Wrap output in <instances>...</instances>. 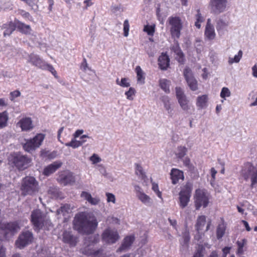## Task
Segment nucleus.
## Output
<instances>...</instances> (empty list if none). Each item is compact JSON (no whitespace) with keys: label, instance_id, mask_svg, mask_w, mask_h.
Instances as JSON below:
<instances>
[{"label":"nucleus","instance_id":"35","mask_svg":"<svg viewBox=\"0 0 257 257\" xmlns=\"http://www.w3.org/2000/svg\"><path fill=\"white\" fill-rule=\"evenodd\" d=\"M9 120V114L7 111L0 112V129L6 127Z\"/></svg>","mask_w":257,"mask_h":257},{"label":"nucleus","instance_id":"21","mask_svg":"<svg viewBox=\"0 0 257 257\" xmlns=\"http://www.w3.org/2000/svg\"><path fill=\"white\" fill-rule=\"evenodd\" d=\"M170 175L172 183L174 185L177 184L180 180L183 181L184 179L183 172L176 168H173Z\"/></svg>","mask_w":257,"mask_h":257},{"label":"nucleus","instance_id":"42","mask_svg":"<svg viewBox=\"0 0 257 257\" xmlns=\"http://www.w3.org/2000/svg\"><path fill=\"white\" fill-rule=\"evenodd\" d=\"M229 25L228 21L223 20H219L217 22L216 29L218 33L220 34L223 30H225Z\"/></svg>","mask_w":257,"mask_h":257},{"label":"nucleus","instance_id":"52","mask_svg":"<svg viewBox=\"0 0 257 257\" xmlns=\"http://www.w3.org/2000/svg\"><path fill=\"white\" fill-rule=\"evenodd\" d=\"M155 31V25H146L144 28V31L150 36H153Z\"/></svg>","mask_w":257,"mask_h":257},{"label":"nucleus","instance_id":"57","mask_svg":"<svg viewBox=\"0 0 257 257\" xmlns=\"http://www.w3.org/2000/svg\"><path fill=\"white\" fill-rule=\"evenodd\" d=\"M106 197V201L107 203H112L115 204L116 203V198L115 195L111 193L106 192L105 193Z\"/></svg>","mask_w":257,"mask_h":257},{"label":"nucleus","instance_id":"51","mask_svg":"<svg viewBox=\"0 0 257 257\" xmlns=\"http://www.w3.org/2000/svg\"><path fill=\"white\" fill-rule=\"evenodd\" d=\"M41 69L49 71L55 77H57V72L52 65L45 62Z\"/></svg>","mask_w":257,"mask_h":257},{"label":"nucleus","instance_id":"38","mask_svg":"<svg viewBox=\"0 0 257 257\" xmlns=\"http://www.w3.org/2000/svg\"><path fill=\"white\" fill-rule=\"evenodd\" d=\"M161 100L163 102L164 107L168 113L169 114L172 113L173 108L171 106V103L169 97L167 96H163L161 98Z\"/></svg>","mask_w":257,"mask_h":257},{"label":"nucleus","instance_id":"6","mask_svg":"<svg viewBox=\"0 0 257 257\" xmlns=\"http://www.w3.org/2000/svg\"><path fill=\"white\" fill-rule=\"evenodd\" d=\"M207 217L205 215H199L196 219V224L195 225V229L197 232L198 234L195 236V239L199 240L201 238V235L199 234H203L205 231H208L212 224L210 219L206 220Z\"/></svg>","mask_w":257,"mask_h":257},{"label":"nucleus","instance_id":"56","mask_svg":"<svg viewBox=\"0 0 257 257\" xmlns=\"http://www.w3.org/2000/svg\"><path fill=\"white\" fill-rule=\"evenodd\" d=\"M152 189L160 198H162V192L159 190L158 184L155 182H152Z\"/></svg>","mask_w":257,"mask_h":257},{"label":"nucleus","instance_id":"40","mask_svg":"<svg viewBox=\"0 0 257 257\" xmlns=\"http://www.w3.org/2000/svg\"><path fill=\"white\" fill-rule=\"evenodd\" d=\"M35 144L31 139L27 140L26 143L23 145L24 149L28 152H30L35 150L37 148H38L37 146H35Z\"/></svg>","mask_w":257,"mask_h":257},{"label":"nucleus","instance_id":"17","mask_svg":"<svg viewBox=\"0 0 257 257\" xmlns=\"http://www.w3.org/2000/svg\"><path fill=\"white\" fill-rule=\"evenodd\" d=\"M57 180L60 183L66 185L74 182L75 178L72 173L64 171L59 173Z\"/></svg>","mask_w":257,"mask_h":257},{"label":"nucleus","instance_id":"15","mask_svg":"<svg viewBox=\"0 0 257 257\" xmlns=\"http://www.w3.org/2000/svg\"><path fill=\"white\" fill-rule=\"evenodd\" d=\"M136 196L138 199L146 205H150L152 201L151 197L144 193L142 189L138 185L134 186Z\"/></svg>","mask_w":257,"mask_h":257},{"label":"nucleus","instance_id":"29","mask_svg":"<svg viewBox=\"0 0 257 257\" xmlns=\"http://www.w3.org/2000/svg\"><path fill=\"white\" fill-rule=\"evenodd\" d=\"M190 240V236L188 233H186L180 240L181 246L180 249V251L181 252V254H185V253L188 252V243Z\"/></svg>","mask_w":257,"mask_h":257},{"label":"nucleus","instance_id":"44","mask_svg":"<svg viewBox=\"0 0 257 257\" xmlns=\"http://www.w3.org/2000/svg\"><path fill=\"white\" fill-rule=\"evenodd\" d=\"M159 85L161 88L166 93L170 92L169 87L170 85V81L166 79H162L159 81Z\"/></svg>","mask_w":257,"mask_h":257},{"label":"nucleus","instance_id":"25","mask_svg":"<svg viewBox=\"0 0 257 257\" xmlns=\"http://www.w3.org/2000/svg\"><path fill=\"white\" fill-rule=\"evenodd\" d=\"M28 61L33 65L41 69L45 63V62L41 59L38 55L35 54H31L29 56Z\"/></svg>","mask_w":257,"mask_h":257},{"label":"nucleus","instance_id":"39","mask_svg":"<svg viewBox=\"0 0 257 257\" xmlns=\"http://www.w3.org/2000/svg\"><path fill=\"white\" fill-rule=\"evenodd\" d=\"M187 150L186 147L179 146L176 148L175 154L178 158L182 159L186 155Z\"/></svg>","mask_w":257,"mask_h":257},{"label":"nucleus","instance_id":"8","mask_svg":"<svg viewBox=\"0 0 257 257\" xmlns=\"http://www.w3.org/2000/svg\"><path fill=\"white\" fill-rule=\"evenodd\" d=\"M31 221L36 230H39L42 228L44 224L49 222L46 215L42 214L41 211L36 210L32 212L31 214Z\"/></svg>","mask_w":257,"mask_h":257},{"label":"nucleus","instance_id":"7","mask_svg":"<svg viewBox=\"0 0 257 257\" xmlns=\"http://www.w3.org/2000/svg\"><path fill=\"white\" fill-rule=\"evenodd\" d=\"M192 190V187L189 183L181 187L178 198V204L181 208L183 209L188 205L191 196Z\"/></svg>","mask_w":257,"mask_h":257},{"label":"nucleus","instance_id":"11","mask_svg":"<svg viewBox=\"0 0 257 257\" xmlns=\"http://www.w3.org/2000/svg\"><path fill=\"white\" fill-rule=\"evenodd\" d=\"M101 237L103 241L108 244L114 243L119 239L117 230L110 227H108L103 231Z\"/></svg>","mask_w":257,"mask_h":257},{"label":"nucleus","instance_id":"62","mask_svg":"<svg viewBox=\"0 0 257 257\" xmlns=\"http://www.w3.org/2000/svg\"><path fill=\"white\" fill-rule=\"evenodd\" d=\"M39 0H27L26 3L31 7L37 5Z\"/></svg>","mask_w":257,"mask_h":257},{"label":"nucleus","instance_id":"33","mask_svg":"<svg viewBox=\"0 0 257 257\" xmlns=\"http://www.w3.org/2000/svg\"><path fill=\"white\" fill-rule=\"evenodd\" d=\"M172 50L174 51L176 55L175 58L178 62L179 63H183L184 62V55L178 44H176L173 47Z\"/></svg>","mask_w":257,"mask_h":257},{"label":"nucleus","instance_id":"30","mask_svg":"<svg viewBox=\"0 0 257 257\" xmlns=\"http://www.w3.org/2000/svg\"><path fill=\"white\" fill-rule=\"evenodd\" d=\"M159 65L161 69H166L169 65V58L165 54H162L158 59Z\"/></svg>","mask_w":257,"mask_h":257},{"label":"nucleus","instance_id":"19","mask_svg":"<svg viewBox=\"0 0 257 257\" xmlns=\"http://www.w3.org/2000/svg\"><path fill=\"white\" fill-rule=\"evenodd\" d=\"M17 126L20 127L22 131H29L34 127L33 121L30 117H25L21 118L17 123Z\"/></svg>","mask_w":257,"mask_h":257},{"label":"nucleus","instance_id":"5","mask_svg":"<svg viewBox=\"0 0 257 257\" xmlns=\"http://www.w3.org/2000/svg\"><path fill=\"white\" fill-rule=\"evenodd\" d=\"M99 240V236H91L89 240H86L85 242V246L81 249L82 253L86 255L92 254L93 257H107L100 250H94L93 246L95 243H97Z\"/></svg>","mask_w":257,"mask_h":257},{"label":"nucleus","instance_id":"61","mask_svg":"<svg viewBox=\"0 0 257 257\" xmlns=\"http://www.w3.org/2000/svg\"><path fill=\"white\" fill-rule=\"evenodd\" d=\"M210 172L212 179V181H211V184H212V182H214L215 180L217 171L214 168H212Z\"/></svg>","mask_w":257,"mask_h":257},{"label":"nucleus","instance_id":"50","mask_svg":"<svg viewBox=\"0 0 257 257\" xmlns=\"http://www.w3.org/2000/svg\"><path fill=\"white\" fill-rule=\"evenodd\" d=\"M247 240L243 238L240 240H238L236 242L238 246L237 253L241 254L243 253V247L246 244Z\"/></svg>","mask_w":257,"mask_h":257},{"label":"nucleus","instance_id":"59","mask_svg":"<svg viewBox=\"0 0 257 257\" xmlns=\"http://www.w3.org/2000/svg\"><path fill=\"white\" fill-rule=\"evenodd\" d=\"M15 30V26L13 23H10L9 25V28H8L4 33L5 36L10 35L13 31Z\"/></svg>","mask_w":257,"mask_h":257},{"label":"nucleus","instance_id":"45","mask_svg":"<svg viewBox=\"0 0 257 257\" xmlns=\"http://www.w3.org/2000/svg\"><path fill=\"white\" fill-rule=\"evenodd\" d=\"M116 83L122 87H128L131 85L130 79L126 77L122 78L120 79L117 78Z\"/></svg>","mask_w":257,"mask_h":257},{"label":"nucleus","instance_id":"47","mask_svg":"<svg viewBox=\"0 0 257 257\" xmlns=\"http://www.w3.org/2000/svg\"><path fill=\"white\" fill-rule=\"evenodd\" d=\"M135 173L142 179H145L146 178L142 167L139 164L135 165Z\"/></svg>","mask_w":257,"mask_h":257},{"label":"nucleus","instance_id":"24","mask_svg":"<svg viewBox=\"0 0 257 257\" xmlns=\"http://www.w3.org/2000/svg\"><path fill=\"white\" fill-rule=\"evenodd\" d=\"M62 163L60 161L54 162L44 168L43 174L46 176H49L58 169L62 166Z\"/></svg>","mask_w":257,"mask_h":257},{"label":"nucleus","instance_id":"10","mask_svg":"<svg viewBox=\"0 0 257 257\" xmlns=\"http://www.w3.org/2000/svg\"><path fill=\"white\" fill-rule=\"evenodd\" d=\"M8 159L9 164L12 161L15 166L20 170L27 168L31 161V159L26 156L16 154L11 155Z\"/></svg>","mask_w":257,"mask_h":257},{"label":"nucleus","instance_id":"9","mask_svg":"<svg viewBox=\"0 0 257 257\" xmlns=\"http://www.w3.org/2000/svg\"><path fill=\"white\" fill-rule=\"evenodd\" d=\"M170 26V33L173 38H179L183 25L181 19L178 17H171L168 19Z\"/></svg>","mask_w":257,"mask_h":257},{"label":"nucleus","instance_id":"2","mask_svg":"<svg viewBox=\"0 0 257 257\" xmlns=\"http://www.w3.org/2000/svg\"><path fill=\"white\" fill-rule=\"evenodd\" d=\"M241 176L245 180L250 179L251 187H255L257 185V164L247 162L244 164L241 171Z\"/></svg>","mask_w":257,"mask_h":257},{"label":"nucleus","instance_id":"48","mask_svg":"<svg viewBox=\"0 0 257 257\" xmlns=\"http://www.w3.org/2000/svg\"><path fill=\"white\" fill-rule=\"evenodd\" d=\"M204 21V19L201 15L200 11L197 10V14L195 15V26L198 29H200L201 28V24Z\"/></svg>","mask_w":257,"mask_h":257},{"label":"nucleus","instance_id":"54","mask_svg":"<svg viewBox=\"0 0 257 257\" xmlns=\"http://www.w3.org/2000/svg\"><path fill=\"white\" fill-rule=\"evenodd\" d=\"M123 35L126 37L128 36L130 31V24L128 20H125L123 25Z\"/></svg>","mask_w":257,"mask_h":257},{"label":"nucleus","instance_id":"55","mask_svg":"<svg viewBox=\"0 0 257 257\" xmlns=\"http://www.w3.org/2000/svg\"><path fill=\"white\" fill-rule=\"evenodd\" d=\"M21 95V92L18 90H15L10 93V99L12 101H15L16 98L19 97Z\"/></svg>","mask_w":257,"mask_h":257},{"label":"nucleus","instance_id":"23","mask_svg":"<svg viewBox=\"0 0 257 257\" xmlns=\"http://www.w3.org/2000/svg\"><path fill=\"white\" fill-rule=\"evenodd\" d=\"M80 197L92 205H97L100 201L98 197H93L90 193L86 191H82L80 194Z\"/></svg>","mask_w":257,"mask_h":257},{"label":"nucleus","instance_id":"58","mask_svg":"<svg viewBox=\"0 0 257 257\" xmlns=\"http://www.w3.org/2000/svg\"><path fill=\"white\" fill-rule=\"evenodd\" d=\"M175 90L176 97L178 100L180 98L186 97V95L184 94L183 91L180 87H176Z\"/></svg>","mask_w":257,"mask_h":257},{"label":"nucleus","instance_id":"14","mask_svg":"<svg viewBox=\"0 0 257 257\" xmlns=\"http://www.w3.org/2000/svg\"><path fill=\"white\" fill-rule=\"evenodd\" d=\"M20 229V226L17 223L11 222V223H0V229L3 233L5 234L3 237H0V240H3L6 235L10 232L12 233L18 231Z\"/></svg>","mask_w":257,"mask_h":257},{"label":"nucleus","instance_id":"53","mask_svg":"<svg viewBox=\"0 0 257 257\" xmlns=\"http://www.w3.org/2000/svg\"><path fill=\"white\" fill-rule=\"evenodd\" d=\"M89 160L91 162L93 165H96L97 163L101 162V158L96 154H93L89 158Z\"/></svg>","mask_w":257,"mask_h":257},{"label":"nucleus","instance_id":"41","mask_svg":"<svg viewBox=\"0 0 257 257\" xmlns=\"http://www.w3.org/2000/svg\"><path fill=\"white\" fill-rule=\"evenodd\" d=\"M243 53L241 50H239L237 54L235 55L233 57H229L228 59V63L229 65H231L233 63H238L242 57Z\"/></svg>","mask_w":257,"mask_h":257},{"label":"nucleus","instance_id":"36","mask_svg":"<svg viewBox=\"0 0 257 257\" xmlns=\"http://www.w3.org/2000/svg\"><path fill=\"white\" fill-rule=\"evenodd\" d=\"M86 142V140L78 141L73 138L70 142L67 143L65 145L67 147H70L73 149H76L82 146Z\"/></svg>","mask_w":257,"mask_h":257},{"label":"nucleus","instance_id":"28","mask_svg":"<svg viewBox=\"0 0 257 257\" xmlns=\"http://www.w3.org/2000/svg\"><path fill=\"white\" fill-rule=\"evenodd\" d=\"M63 241L71 246H74L77 242V239L72 235L70 232L65 231L63 234Z\"/></svg>","mask_w":257,"mask_h":257},{"label":"nucleus","instance_id":"63","mask_svg":"<svg viewBox=\"0 0 257 257\" xmlns=\"http://www.w3.org/2000/svg\"><path fill=\"white\" fill-rule=\"evenodd\" d=\"M100 168L99 169L100 172L102 174L104 177H106L107 173L106 172V169L104 167L101 165L98 166Z\"/></svg>","mask_w":257,"mask_h":257},{"label":"nucleus","instance_id":"32","mask_svg":"<svg viewBox=\"0 0 257 257\" xmlns=\"http://www.w3.org/2000/svg\"><path fill=\"white\" fill-rule=\"evenodd\" d=\"M178 101L182 109L187 113H189L191 106L189 104V100L187 97L186 96L184 98H180Z\"/></svg>","mask_w":257,"mask_h":257},{"label":"nucleus","instance_id":"31","mask_svg":"<svg viewBox=\"0 0 257 257\" xmlns=\"http://www.w3.org/2000/svg\"><path fill=\"white\" fill-rule=\"evenodd\" d=\"M137 74V83L140 84H144L145 83V74L140 66H137L135 68Z\"/></svg>","mask_w":257,"mask_h":257},{"label":"nucleus","instance_id":"43","mask_svg":"<svg viewBox=\"0 0 257 257\" xmlns=\"http://www.w3.org/2000/svg\"><path fill=\"white\" fill-rule=\"evenodd\" d=\"M45 135L43 134H38L34 138L31 139L35 144V146L39 148L43 142Z\"/></svg>","mask_w":257,"mask_h":257},{"label":"nucleus","instance_id":"27","mask_svg":"<svg viewBox=\"0 0 257 257\" xmlns=\"http://www.w3.org/2000/svg\"><path fill=\"white\" fill-rule=\"evenodd\" d=\"M210 247L211 245L206 242L199 244L196 251L192 257H203L206 253L205 249H210Z\"/></svg>","mask_w":257,"mask_h":257},{"label":"nucleus","instance_id":"49","mask_svg":"<svg viewBox=\"0 0 257 257\" xmlns=\"http://www.w3.org/2000/svg\"><path fill=\"white\" fill-rule=\"evenodd\" d=\"M231 96V91L229 89L226 87H223L221 90L220 93V96L223 99L221 100V102H223L224 100L226 99V98L229 97Z\"/></svg>","mask_w":257,"mask_h":257},{"label":"nucleus","instance_id":"60","mask_svg":"<svg viewBox=\"0 0 257 257\" xmlns=\"http://www.w3.org/2000/svg\"><path fill=\"white\" fill-rule=\"evenodd\" d=\"M84 131L82 129L77 130L73 134V137L75 139H77L79 137H80V136H82L81 135H82Z\"/></svg>","mask_w":257,"mask_h":257},{"label":"nucleus","instance_id":"46","mask_svg":"<svg viewBox=\"0 0 257 257\" xmlns=\"http://www.w3.org/2000/svg\"><path fill=\"white\" fill-rule=\"evenodd\" d=\"M136 94V89L133 87H130L128 90L124 92V95L127 100L132 101L134 99Z\"/></svg>","mask_w":257,"mask_h":257},{"label":"nucleus","instance_id":"13","mask_svg":"<svg viewBox=\"0 0 257 257\" xmlns=\"http://www.w3.org/2000/svg\"><path fill=\"white\" fill-rule=\"evenodd\" d=\"M227 0H210L209 6L212 11L215 13L224 12L227 8Z\"/></svg>","mask_w":257,"mask_h":257},{"label":"nucleus","instance_id":"12","mask_svg":"<svg viewBox=\"0 0 257 257\" xmlns=\"http://www.w3.org/2000/svg\"><path fill=\"white\" fill-rule=\"evenodd\" d=\"M33 235L30 231L23 232L20 234L16 242V245L19 248H22L30 243L33 240Z\"/></svg>","mask_w":257,"mask_h":257},{"label":"nucleus","instance_id":"4","mask_svg":"<svg viewBox=\"0 0 257 257\" xmlns=\"http://www.w3.org/2000/svg\"><path fill=\"white\" fill-rule=\"evenodd\" d=\"M21 189L24 195H33L38 191V183L35 178L27 176L22 180Z\"/></svg>","mask_w":257,"mask_h":257},{"label":"nucleus","instance_id":"26","mask_svg":"<svg viewBox=\"0 0 257 257\" xmlns=\"http://www.w3.org/2000/svg\"><path fill=\"white\" fill-rule=\"evenodd\" d=\"M135 240V236L133 235L126 236L124 239L121 245L117 249V252H121L127 249Z\"/></svg>","mask_w":257,"mask_h":257},{"label":"nucleus","instance_id":"22","mask_svg":"<svg viewBox=\"0 0 257 257\" xmlns=\"http://www.w3.org/2000/svg\"><path fill=\"white\" fill-rule=\"evenodd\" d=\"M73 208L74 207L71 206L70 204H64L59 209L57 210V214H62L65 221L67 219L70 217Z\"/></svg>","mask_w":257,"mask_h":257},{"label":"nucleus","instance_id":"3","mask_svg":"<svg viewBox=\"0 0 257 257\" xmlns=\"http://www.w3.org/2000/svg\"><path fill=\"white\" fill-rule=\"evenodd\" d=\"M210 197L209 193L205 189H196L194 195L196 209L199 210L201 207L206 208L209 203Z\"/></svg>","mask_w":257,"mask_h":257},{"label":"nucleus","instance_id":"64","mask_svg":"<svg viewBox=\"0 0 257 257\" xmlns=\"http://www.w3.org/2000/svg\"><path fill=\"white\" fill-rule=\"evenodd\" d=\"M230 249V247H225L223 248L222 251H223V256L222 257H226V255L228 253H229Z\"/></svg>","mask_w":257,"mask_h":257},{"label":"nucleus","instance_id":"1","mask_svg":"<svg viewBox=\"0 0 257 257\" xmlns=\"http://www.w3.org/2000/svg\"><path fill=\"white\" fill-rule=\"evenodd\" d=\"M74 228L79 233L90 234L97 228L98 222L95 215L89 212L77 214L73 220Z\"/></svg>","mask_w":257,"mask_h":257},{"label":"nucleus","instance_id":"37","mask_svg":"<svg viewBox=\"0 0 257 257\" xmlns=\"http://www.w3.org/2000/svg\"><path fill=\"white\" fill-rule=\"evenodd\" d=\"M226 225L224 222L219 223L216 229V237L221 239L224 235L226 230Z\"/></svg>","mask_w":257,"mask_h":257},{"label":"nucleus","instance_id":"18","mask_svg":"<svg viewBox=\"0 0 257 257\" xmlns=\"http://www.w3.org/2000/svg\"><path fill=\"white\" fill-rule=\"evenodd\" d=\"M205 39L212 41L216 37V33L213 25L211 24L210 19H208L204 31Z\"/></svg>","mask_w":257,"mask_h":257},{"label":"nucleus","instance_id":"34","mask_svg":"<svg viewBox=\"0 0 257 257\" xmlns=\"http://www.w3.org/2000/svg\"><path fill=\"white\" fill-rule=\"evenodd\" d=\"M16 26L23 33L28 34H30L31 32V28L29 25H26L19 21L16 23Z\"/></svg>","mask_w":257,"mask_h":257},{"label":"nucleus","instance_id":"20","mask_svg":"<svg viewBox=\"0 0 257 257\" xmlns=\"http://www.w3.org/2000/svg\"><path fill=\"white\" fill-rule=\"evenodd\" d=\"M209 96L207 94L198 96L196 99L195 104L198 110L206 108L208 106Z\"/></svg>","mask_w":257,"mask_h":257},{"label":"nucleus","instance_id":"16","mask_svg":"<svg viewBox=\"0 0 257 257\" xmlns=\"http://www.w3.org/2000/svg\"><path fill=\"white\" fill-rule=\"evenodd\" d=\"M184 75L190 88L192 91L196 90L198 89L197 82L192 76L191 70L188 68L185 69Z\"/></svg>","mask_w":257,"mask_h":257}]
</instances>
